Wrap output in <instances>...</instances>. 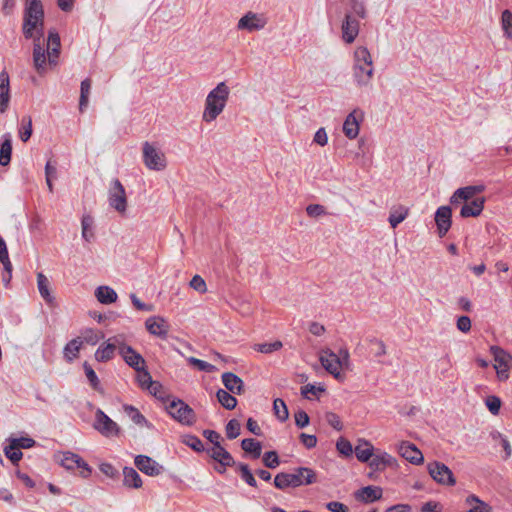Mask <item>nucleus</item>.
<instances>
[{"instance_id":"nucleus-1","label":"nucleus","mask_w":512,"mask_h":512,"mask_svg":"<svg viewBox=\"0 0 512 512\" xmlns=\"http://www.w3.org/2000/svg\"><path fill=\"white\" fill-rule=\"evenodd\" d=\"M230 94L225 82H220L207 95L202 114V120L211 123L224 111Z\"/></svg>"},{"instance_id":"nucleus-2","label":"nucleus","mask_w":512,"mask_h":512,"mask_svg":"<svg viewBox=\"0 0 512 512\" xmlns=\"http://www.w3.org/2000/svg\"><path fill=\"white\" fill-rule=\"evenodd\" d=\"M316 482L317 474L309 467H297L291 472H280L274 478V485L280 490L311 485Z\"/></svg>"},{"instance_id":"nucleus-3","label":"nucleus","mask_w":512,"mask_h":512,"mask_svg":"<svg viewBox=\"0 0 512 512\" xmlns=\"http://www.w3.org/2000/svg\"><path fill=\"white\" fill-rule=\"evenodd\" d=\"M374 76L372 55L366 47L360 46L354 52L353 77L359 87H368Z\"/></svg>"},{"instance_id":"nucleus-4","label":"nucleus","mask_w":512,"mask_h":512,"mask_svg":"<svg viewBox=\"0 0 512 512\" xmlns=\"http://www.w3.org/2000/svg\"><path fill=\"white\" fill-rule=\"evenodd\" d=\"M44 10L40 0H26L24 11L23 34L25 38H32L34 29L43 25Z\"/></svg>"},{"instance_id":"nucleus-5","label":"nucleus","mask_w":512,"mask_h":512,"mask_svg":"<svg viewBox=\"0 0 512 512\" xmlns=\"http://www.w3.org/2000/svg\"><path fill=\"white\" fill-rule=\"evenodd\" d=\"M340 354L343 355L342 359L329 349L323 350L320 353L319 360L327 372L332 374L337 380L342 381L344 375L341 373V368L344 363L348 362L349 353L347 350H344L341 351Z\"/></svg>"},{"instance_id":"nucleus-6","label":"nucleus","mask_w":512,"mask_h":512,"mask_svg":"<svg viewBox=\"0 0 512 512\" xmlns=\"http://www.w3.org/2000/svg\"><path fill=\"white\" fill-rule=\"evenodd\" d=\"M108 203L111 208L120 215H125L127 211V195L124 186L118 179L112 180L108 190Z\"/></svg>"},{"instance_id":"nucleus-7","label":"nucleus","mask_w":512,"mask_h":512,"mask_svg":"<svg viewBox=\"0 0 512 512\" xmlns=\"http://www.w3.org/2000/svg\"><path fill=\"white\" fill-rule=\"evenodd\" d=\"M143 162L149 170L162 171L166 168L165 154L153 144L145 142L142 148Z\"/></svg>"},{"instance_id":"nucleus-8","label":"nucleus","mask_w":512,"mask_h":512,"mask_svg":"<svg viewBox=\"0 0 512 512\" xmlns=\"http://www.w3.org/2000/svg\"><path fill=\"white\" fill-rule=\"evenodd\" d=\"M490 352L494 358L497 376L500 380L505 381L509 378V370L512 366V355L503 348L493 345Z\"/></svg>"},{"instance_id":"nucleus-9","label":"nucleus","mask_w":512,"mask_h":512,"mask_svg":"<svg viewBox=\"0 0 512 512\" xmlns=\"http://www.w3.org/2000/svg\"><path fill=\"white\" fill-rule=\"evenodd\" d=\"M166 409L175 420L182 424L191 425L195 422L193 409L180 399L172 400Z\"/></svg>"},{"instance_id":"nucleus-10","label":"nucleus","mask_w":512,"mask_h":512,"mask_svg":"<svg viewBox=\"0 0 512 512\" xmlns=\"http://www.w3.org/2000/svg\"><path fill=\"white\" fill-rule=\"evenodd\" d=\"M429 475L434 481L441 485L454 486L456 484V478L453 475L451 469L444 463L434 461L427 465Z\"/></svg>"},{"instance_id":"nucleus-11","label":"nucleus","mask_w":512,"mask_h":512,"mask_svg":"<svg viewBox=\"0 0 512 512\" xmlns=\"http://www.w3.org/2000/svg\"><path fill=\"white\" fill-rule=\"evenodd\" d=\"M60 464L67 470L80 469V476L88 478L91 475L90 466L76 453L67 451L61 454Z\"/></svg>"},{"instance_id":"nucleus-12","label":"nucleus","mask_w":512,"mask_h":512,"mask_svg":"<svg viewBox=\"0 0 512 512\" xmlns=\"http://www.w3.org/2000/svg\"><path fill=\"white\" fill-rule=\"evenodd\" d=\"M93 427L106 437L116 436L120 431L117 423L110 419L101 409H97L95 413Z\"/></svg>"},{"instance_id":"nucleus-13","label":"nucleus","mask_w":512,"mask_h":512,"mask_svg":"<svg viewBox=\"0 0 512 512\" xmlns=\"http://www.w3.org/2000/svg\"><path fill=\"white\" fill-rule=\"evenodd\" d=\"M484 190V185H469L459 188L450 197V203L452 205H458L467 201H471L476 198L477 194L482 193Z\"/></svg>"},{"instance_id":"nucleus-14","label":"nucleus","mask_w":512,"mask_h":512,"mask_svg":"<svg viewBox=\"0 0 512 512\" xmlns=\"http://www.w3.org/2000/svg\"><path fill=\"white\" fill-rule=\"evenodd\" d=\"M364 113L359 109L353 110L348 114L343 123V132L349 139H355L359 134L360 122L363 120Z\"/></svg>"},{"instance_id":"nucleus-15","label":"nucleus","mask_w":512,"mask_h":512,"mask_svg":"<svg viewBox=\"0 0 512 512\" xmlns=\"http://www.w3.org/2000/svg\"><path fill=\"white\" fill-rule=\"evenodd\" d=\"M145 327L147 331L159 338L165 339L168 336L170 325L167 320L161 316H151L146 319Z\"/></svg>"},{"instance_id":"nucleus-16","label":"nucleus","mask_w":512,"mask_h":512,"mask_svg":"<svg viewBox=\"0 0 512 512\" xmlns=\"http://www.w3.org/2000/svg\"><path fill=\"white\" fill-rule=\"evenodd\" d=\"M134 463L141 472L148 476H158L163 472L162 465L146 455L136 456Z\"/></svg>"},{"instance_id":"nucleus-17","label":"nucleus","mask_w":512,"mask_h":512,"mask_svg":"<svg viewBox=\"0 0 512 512\" xmlns=\"http://www.w3.org/2000/svg\"><path fill=\"white\" fill-rule=\"evenodd\" d=\"M266 25V19L253 12H248L240 18L237 24L239 30L256 31L261 30Z\"/></svg>"},{"instance_id":"nucleus-18","label":"nucleus","mask_w":512,"mask_h":512,"mask_svg":"<svg viewBox=\"0 0 512 512\" xmlns=\"http://www.w3.org/2000/svg\"><path fill=\"white\" fill-rule=\"evenodd\" d=\"M398 453L412 464L419 465L424 461L422 452L412 443L403 441L399 444Z\"/></svg>"},{"instance_id":"nucleus-19","label":"nucleus","mask_w":512,"mask_h":512,"mask_svg":"<svg viewBox=\"0 0 512 512\" xmlns=\"http://www.w3.org/2000/svg\"><path fill=\"white\" fill-rule=\"evenodd\" d=\"M452 210L449 206H441L435 213V222L437 225L438 235L443 237L447 234L451 227Z\"/></svg>"},{"instance_id":"nucleus-20","label":"nucleus","mask_w":512,"mask_h":512,"mask_svg":"<svg viewBox=\"0 0 512 512\" xmlns=\"http://www.w3.org/2000/svg\"><path fill=\"white\" fill-rule=\"evenodd\" d=\"M359 27V21L350 14H346L341 26L344 42L348 44L353 43L359 34Z\"/></svg>"},{"instance_id":"nucleus-21","label":"nucleus","mask_w":512,"mask_h":512,"mask_svg":"<svg viewBox=\"0 0 512 512\" xmlns=\"http://www.w3.org/2000/svg\"><path fill=\"white\" fill-rule=\"evenodd\" d=\"M207 454L222 466L236 465L232 455L221 444H217V446H212L207 449Z\"/></svg>"},{"instance_id":"nucleus-22","label":"nucleus","mask_w":512,"mask_h":512,"mask_svg":"<svg viewBox=\"0 0 512 512\" xmlns=\"http://www.w3.org/2000/svg\"><path fill=\"white\" fill-rule=\"evenodd\" d=\"M485 201V197L481 196L464 202L460 210V216L463 218L478 217L484 209Z\"/></svg>"},{"instance_id":"nucleus-23","label":"nucleus","mask_w":512,"mask_h":512,"mask_svg":"<svg viewBox=\"0 0 512 512\" xmlns=\"http://www.w3.org/2000/svg\"><path fill=\"white\" fill-rule=\"evenodd\" d=\"M225 390L232 394L241 395L245 392L243 380L232 372H225L221 376Z\"/></svg>"},{"instance_id":"nucleus-24","label":"nucleus","mask_w":512,"mask_h":512,"mask_svg":"<svg viewBox=\"0 0 512 512\" xmlns=\"http://www.w3.org/2000/svg\"><path fill=\"white\" fill-rule=\"evenodd\" d=\"M121 356L127 365L136 371H140L145 366L144 358L136 352L131 346L122 347Z\"/></svg>"},{"instance_id":"nucleus-25","label":"nucleus","mask_w":512,"mask_h":512,"mask_svg":"<svg viewBox=\"0 0 512 512\" xmlns=\"http://www.w3.org/2000/svg\"><path fill=\"white\" fill-rule=\"evenodd\" d=\"M61 43L60 36L55 30H51L47 39V54L50 65H56V59L59 55Z\"/></svg>"},{"instance_id":"nucleus-26","label":"nucleus","mask_w":512,"mask_h":512,"mask_svg":"<svg viewBox=\"0 0 512 512\" xmlns=\"http://www.w3.org/2000/svg\"><path fill=\"white\" fill-rule=\"evenodd\" d=\"M10 82L7 72L0 73V113L6 112L10 101Z\"/></svg>"},{"instance_id":"nucleus-27","label":"nucleus","mask_w":512,"mask_h":512,"mask_svg":"<svg viewBox=\"0 0 512 512\" xmlns=\"http://www.w3.org/2000/svg\"><path fill=\"white\" fill-rule=\"evenodd\" d=\"M396 464V459L386 452L373 454L369 466L375 471H382L388 466Z\"/></svg>"},{"instance_id":"nucleus-28","label":"nucleus","mask_w":512,"mask_h":512,"mask_svg":"<svg viewBox=\"0 0 512 512\" xmlns=\"http://www.w3.org/2000/svg\"><path fill=\"white\" fill-rule=\"evenodd\" d=\"M355 497L359 501H362L365 503L374 502V501L381 499L382 489L377 486H366V487L359 489L355 493Z\"/></svg>"},{"instance_id":"nucleus-29","label":"nucleus","mask_w":512,"mask_h":512,"mask_svg":"<svg viewBox=\"0 0 512 512\" xmlns=\"http://www.w3.org/2000/svg\"><path fill=\"white\" fill-rule=\"evenodd\" d=\"M33 63L36 71L42 74L46 70V51L39 42V39H34L33 48Z\"/></svg>"},{"instance_id":"nucleus-30","label":"nucleus","mask_w":512,"mask_h":512,"mask_svg":"<svg viewBox=\"0 0 512 512\" xmlns=\"http://www.w3.org/2000/svg\"><path fill=\"white\" fill-rule=\"evenodd\" d=\"M354 452L359 461L368 462L374 454V447L367 440H359Z\"/></svg>"},{"instance_id":"nucleus-31","label":"nucleus","mask_w":512,"mask_h":512,"mask_svg":"<svg viewBox=\"0 0 512 512\" xmlns=\"http://www.w3.org/2000/svg\"><path fill=\"white\" fill-rule=\"evenodd\" d=\"M82 345L83 340L81 337H77L69 341L63 349L64 358L68 362L75 360L78 357Z\"/></svg>"},{"instance_id":"nucleus-32","label":"nucleus","mask_w":512,"mask_h":512,"mask_svg":"<svg viewBox=\"0 0 512 512\" xmlns=\"http://www.w3.org/2000/svg\"><path fill=\"white\" fill-rule=\"evenodd\" d=\"M465 504L470 507L467 512H492V507L474 494L465 499Z\"/></svg>"},{"instance_id":"nucleus-33","label":"nucleus","mask_w":512,"mask_h":512,"mask_svg":"<svg viewBox=\"0 0 512 512\" xmlns=\"http://www.w3.org/2000/svg\"><path fill=\"white\" fill-rule=\"evenodd\" d=\"M123 476V483L125 486L136 489L142 486V479L134 468L125 467L123 469Z\"/></svg>"},{"instance_id":"nucleus-34","label":"nucleus","mask_w":512,"mask_h":512,"mask_svg":"<svg viewBox=\"0 0 512 512\" xmlns=\"http://www.w3.org/2000/svg\"><path fill=\"white\" fill-rule=\"evenodd\" d=\"M95 296L102 304H111L117 300V293L108 286H99L95 291Z\"/></svg>"},{"instance_id":"nucleus-35","label":"nucleus","mask_w":512,"mask_h":512,"mask_svg":"<svg viewBox=\"0 0 512 512\" xmlns=\"http://www.w3.org/2000/svg\"><path fill=\"white\" fill-rule=\"evenodd\" d=\"M12 141L9 134L4 135V140L0 147V165L7 166L11 161Z\"/></svg>"},{"instance_id":"nucleus-36","label":"nucleus","mask_w":512,"mask_h":512,"mask_svg":"<svg viewBox=\"0 0 512 512\" xmlns=\"http://www.w3.org/2000/svg\"><path fill=\"white\" fill-rule=\"evenodd\" d=\"M241 448L246 452L251 454L252 458L257 459L261 455L262 446L259 441H256L253 438H246L241 441Z\"/></svg>"},{"instance_id":"nucleus-37","label":"nucleus","mask_w":512,"mask_h":512,"mask_svg":"<svg viewBox=\"0 0 512 512\" xmlns=\"http://www.w3.org/2000/svg\"><path fill=\"white\" fill-rule=\"evenodd\" d=\"M409 209L404 206L392 208L389 215V223L392 228H396L408 216Z\"/></svg>"},{"instance_id":"nucleus-38","label":"nucleus","mask_w":512,"mask_h":512,"mask_svg":"<svg viewBox=\"0 0 512 512\" xmlns=\"http://www.w3.org/2000/svg\"><path fill=\"white\" fill-rule=\"evenodd\" d=\"M37 286H38L39 293L43 297V299L47 303H52L54 298L52 297V295L50 293V289H49L50 283H49L48 278L43 273L37 274Z\"/></svg>"},{"instance_id":"nucleus-39","label":"nucleus","mask_w":512,"mask_h":512,"mask_svg":"<svg viewBox=\"0 0 512 512\" xmlns=\"http://www.w3.org/2000/svg\"><path fill=\"white\" fill-rule=\"evenodd\" d=\"M216 396L219 403L227 410H232L237 405V399L229 391L219 389L216 393Z\"/></svg>"},{"instance_id":"nucleus-40","label":"nucleus","mask_w":512,"mask_h":512,"mask_svg":"<svg viewBox=\"0 0 512 512\" xmlns=\"http://www.w3.org/2000/svg\"><path fill=\"white\" fill-rule=\"evenodd\" d=\"M93 224H94V220H93L92 216L84 215L82 217V220H81L82 237L87 242H90L94 238Z\"/></svg>"},{"instance_id":"nucleus-41","label":"nucleus","mask_w":512,"mask_h":512,"mask_svg":"<svg viewBox=\"0 0 512 512\" xmlns=\"http://www.w3.org/2000/svg\"><path fill=\"white\" fill-rule=\"evenodd\" d=\"M114 350L112 346L106 342L102 344L95 352V359L98 362H107L114 357Z\"/></svg>"},{"instance_id":"nucleus-42","label":"nucleus","mask_w":512,"mask_h":512,"mask_svg":"<svg viewBox=\"0 0 512 512\" xmlns=\"http://www.w3.org/2000/svg\"><path fill=\"white\" fill-rule=\"evenodd\" d=\"M501 28L504 36L512 40V12L508 9L501 14Z\"/></svg>"},{"instance_id":"nucleus-43","label":"nucleus","mask_w":512,"mask_h":512,"mask_svg":"<svg viewBox=\"0 0 512 512\" xmlns=\"http://www.w3.org/2000/svg\"><path fill=\"white\" fill-rule=\"evenodd\" d=\"M125 412L129 416V418L137 425H146L147 427H151V424L145 419V417L139 412V410L133 406H125Z\"/></svg>"},{"instance_id":"nucleus-44","label":"nucleus","mask_w":512,"mask_h":512,"mask_svg":"<svg viewBox=\"0 0 512 512\" xmlns=\"http://www.w3.org/2000/svg\"><path fill=\"white\" fill-rule=\"evenodd\" d=\"M91 89V80L85 79L81 82V91H80V100H79V109L83 111L84 108L88 105V98Z\"/></svg>"},{"instance_id":"nucleus-45","label":"nucleus","mask_w":512,"mask_h":512,"mask_svg":"<svg viewBox=\"0 0 512 512\" xmlns=\"http://www.w3.org/2000/svg\"><path fill=\"white\" fill-rule=\"evenodd\" d=\"M273 410H274V414L275 416L280 420V421H286L288 419V416H289V413H288V409H287V406L285 404V402L280 399V398H277L274 400L273 402Z\"/></svg>"},{"instance_id":"nucleus-46","label":"nucleus","mask_w":512,"mask_h":512,"mask_svg":"<svg viewBox=\"0 0 512 512\" xmlns=\"http://www.w3.org/2000/svg\"><path fill=\"white\" fill-rule=\"evenodd\" d=\"M20 138L23 142H27L32 135V119L29 116L23 117L19 130Z\"/></svg>"},{"instance_id":"nucleus-47","label":"nucleus","mask_w":512,"mask_h":512,"mask_svg":"<svg viewBox=\"0 0 512 512\" xmlns=\"http://www.w3.org/2000/svg\"><path fill=\"white\" fill-rule=\"evenodd\" d=\"M237 468L240 471L241 478L250 486L256 487L257 482L252 474V472L249 469V466L244 463H238L236 464Z\"/></svg>"},{"instance_id":"nucleus-48","label":"nucleus","mask_w":512,"mask_h":512,"mask_svg":"<svg viewBox=\"0 0 512 512\" xmlns=\"http://www.w3.org/2000/svg\"><path fill=\"white\" fill-rule=\"evenodd\" d=\"M226 436L228 439L232 440L237 438L240 435L241 424L236 419H231L225 427Z\"/></svg>"},{"instance_id":"nucleus-49","label":"nucleus","mask_w":512,"mask_h":512,"mask_svg":"<svg viewBox=\"0 0 512 512\" xmlns=\"http://www.w3.org/2000/svg\"><path fill=\"white\" fill-rule=\"evenodd\" d=\"M281 347H282V342L275 341L272 343L255 344L254 349L257 350L258 352L269 354V353L279 350Z\"/></svg>"},{"instance_id":"nucleus-50","label":"nucleus","mask_w":512,"mask_h":512,"mask_svg":"<svg viewBox=\"0 0 512 512\" xmlns=\"http://www.w3.org/2000/svg\"><path fill=\"white\" fill-rule=\"evenodd\" d=\"M12 448L28 449L35 445V440L29 437L12 438L10 440Z\"/></svg>"},{"instance_id":"nucleus-51","label":"nucleus","mask_w":512,"mask_h":512,"mask_svg":"<svg viewBox=\"0 0 512 512\" xmlns=\"http://www.w3.org/2000/svg\"><path fill=\"white\" fill-rule=\"evenodd\" d=\"M83 368H84V371H85V375H86L87 379L90 382V385L95 390H98L99 387H100V381H99L95 371L93 370V368L87 362H84Z\"/></svg>"},{"instance_id":"nucleus-52","label":"nucleus","mask_w":512,"mask_h":512,"mask_svg":"<svg viewBox=\"0 0 512 512\" xmlns=\"http://www.w3.org/2000/svg\"><path fill=\"white\" fill-rule=\"evenodd\" d=\"M190 288L204 294L207 292V285L205 280L200 275H194L189 282Z\"/></svg>"},{"instance_id":"nucleus-53","label":"nucleus","mask_w":512,"mask_h":512,"mask_svg":"<svg viewBox=\"0 0 512 512\" xmlns=\"http://www.w3.org/2000/svg\"><path fill=\"white\" fill-rule=\"evenodd\" d=\"M264 465L268 468L274 469L279 466V457L275 451H269L264 454Z\"/></svg>"},{"instance_id":"nucleus-54","label":"nucleus","mask_w":512,"mask_h":512,"mask_svg":"<svg viewBox=\"0 0 512 512\" xmlns=\"http://www.w3.org/2000/svg\"><path fill=\"white\" fill-rule=\"evenodd\" d=\"M4 453L13 464H17L22 459L23 456V453L18 448H12L11 443L8 447H5Z\"/></svg>"},{"instance_id":"nucleus-55","label":"nucleus","mask_w":512,"mask_h":512,"mask_svg":"<svg viewBox=\"0 0 512 512\" xmlns=\"http://www.w3.org/2000/svg\"><path fill=\"white\" fill-rule=\"evenodd\" d=\"M336 448L339 451V453L344 456H351L353 453V448H352L351 443L345 438H340L337 441Z\"/></svg>"},{"instance_id":"nucleus-56","label":"nucleus","mask_w":512,"mask_h":512,"mask_svg":"<svg viewBox=\"0 0 512 512\" xmlns=\"http://www.w3.org/2000/svg\"><path fill=\"white\" fill-rule=\"evenodd\" d=\"M351 8L358 17L362 19L366 18L367 10L363 0H351Z\"/></svg>"},{"instance_id":"nucleus-57","label":"nucleus","mask_w":512,"mask_h":512,"mask_svg":"<svg viewBox=\"0 0 512 512\" xmlns=\"http://www.w3.org/2000/svg\"><path fill=\"white\" fill-rule=\"evenodd\" d=\"M325 420L331 427H333L337 431L342 430V428H343L342 421L336 413L327 412L325 414Z\"/></svg>"},{"instance_id":"nucleus-58","label":"nucleus","mask_w":512,"mask_h":512,"mask_svg":"<svg viewBox=\"0 0 512 512\" xmlns=\"http://www.w3.org/2000/svg\"><path fill=\"white\" fill-rule=\"evenodd\" d=\"M137 372V382L139 383L142 389H146L148 385L151 384L152 381L150 373L145 369V366L140 371Z\"/></svg>"},{"instance_id":"nucleus-59","label":"nucleus","mask_w":512,"mask_h":512,"mask_svg":"<svg viewBox=\"0 0 512 512\" xmlns=\"http://www.w3.org/2000/svg\"><path fill=\"white\" fill-rule=\"evenodd\" d=\"M189 363L198 368L200 371H206V372H212L214 371L215 367L203 360L197 359L195 357H190L188 359Z\"/></svg>"},{"instance_id":"nucleus-60","label":"nucleus","mask_w":512,"mask_h":512,"mask_svg":"<svg viewBox=\"0 0 512 512\" xmlns=\"http://www.w3.org/2000/svg\"><path fill=\"white\" fill-rule=\"evenodd\" d=\"M325 389L322 386H315L313 384H307L301 387V395L307 399H310L309 394L317 395L318 393L324 392Z\"/></svg>"},{"instance_id":"nucleus-61","label":"nucleus","mask_w":512,"mask_h":512,"mask_svg":"<svg viewBox=\"0 0 512 512\" xmlns=\"http://www.w3.org/2000/svg\"><path fill=\"white\" fill-rule=\"evenodd\" d=\"M486 406L493 415H497L501 408V401L496 396H489L486 399Z\"/></svg>"},{"instance_id":"nucleus-62","label":"nucleus","mask_w":512,"mask_h":512,"mask_svg":"<svg viewBox=\"0 0 512 512\" xmlns=\"http://www.w3.org/2000/svg\"><path fill=\"white\" fill-rule=\"evenodd\" d=\"M457 329L463 333L471 330V319L468 316H460L456 322Z\"/></svg>"},{"instance_id":"nucleus-63","label":"nucleus","mask_w":512,"mask_h":512,"mask_svg":"<svg viewBox=\"0 0 512 512\" xmlns=\"http://www.w3.org/2000/svg\"><path fill=\"white\" fill-rule=\"evenodd\" d=\"M306 212L310 217H319L326 213L325 208L319 204H310L306 207Z\"/></svg>"},{"instance_id":"nucleus-64","label":"nucleus","mask_w":512,"mask_h":512,"mask_svg":"<svg viewBox=\"0 0 512 512\" xmlns=\"http://www.w3.org/2000/svg\"><path fill=\"white\" fill-rule=\"evenodd\" d=\"M294 417H295V423L299 428H304L309 424V421H310L309 416L303 410H299L298 412H296Z\"/></svg>"}]
</instances>
